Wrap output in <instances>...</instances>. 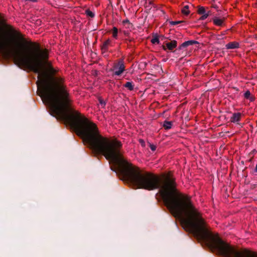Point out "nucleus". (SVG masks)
Wrapping results in <instances>:
<instances>
[{
    "label": "nucleus",
    "instance_id": "f257e3e1",
    "mask_svg": "<svg viewBox=\"0 0 257 257\" xmlns=\"http://www.w3.org/2000/svg\"><path fill=\"white\" fill-rule=\"evenodd\" d=\"M17 40V44L20 45L24 41L23 35L18 30H5Z\"/></svg>",
    "mask_w": 257,
    "mask_h": 257
},
{
    "label": "nucleus",
    "instance_id": "f03ea898",
    "mask_svg": "<svg viewBox=\"0 0 257 257\" xmlns=\"http://www.w3.org/2000/svg\"><path fill=\"white\" fill-rule=\"evenodd\" d=\"M115 70L114 74L116 75H120L124 70V65L122 61H119L114 67Z\"/></svg>",
    "mask_w": 257,
    "mask_h": 257
},
{
    "label": "nucleus",
    "instance_id": "7ed1b4c3",
    "mask_svg": "<svg viewBox=\"0 0 257 257\" xmlns=\"http://www.w3.org/2000/svg\"><path fill=\"white\" fill-rule=\"evenodd\" d=\"M177 42L175 40L172 41L170 42L167 43L166 46H163V49L164 50H166L168 49L169 50H173L174 48L177 47Z\"/></svg>",
    "mask_w": 257,
    "mask_h": 257
},
{
    "label": "nucleus",
    "instance_id": "20e7f679",
    "mask_svg": "<svg viewBox=\"0 0 257 257\" xmlns=\"http://www.w3.org/2000/svg\"><path fill=\"white\" fill-rule=\"evenodd\" d=\"M241 115V113L240 112L234 113L230 117V121L233 123L238 122L240 121Z\"/></svg>",
    "mask_w": 257,
    "mask_h": 257
},
{
    "label": "nucleus",
    "instance_id": "39448f33",
    "mask_svg": "<svg viewBox=\"0 0 257 257\" xmlns=\"http://www.w3.org/2000/svg\"><path fill=\"white\" fill-rule=\"evenodd\" d=\"M109 46H112V42L110 39H107L103 44L102 46V51H107Z\"/></svg>",
    "mask_w": 257,
    "mask_h": 257
},
{
    "label": "nucleus",
    "instance_id": "423d86ee",
    "mask_svg": "<svg viewBox=\"0 0 257 257\" xmlns=\"http://www.w3.org/2000/svg\"><path fill=\"white\" fill-rule=\"evenodd\" d=\"M239 44L236 42H231L226 45L227 49H233L238 48Z\"/></svg>",
    "mask_w": 257,
    "mask_h": 257
},
{
    "label": "nucleus",
    "instance_id": "0eeeda50",
    "mask_svg": "<svg viewBox=\"0 0 257 257\" xmlns=\"http://www.w3.org/2000/svg\"><path fill=\"white\" fill-rule=\"evenodd\" d=\"M224 19H220L218 18H214L213 19V24L217 26H221L223 24Z\"/></svg>",
    "mask_w": 257,
    "mask_h": 257
},
{
    "label": "nucleus",
    "instance_id": "6e6552de",
    "mask_svg": "<svg viewBox=\"0 0 257 257\" xmlns=\"http://www.w3.org/2000/svg\"><path fill=\"white\" fill-rule=\"evenodd\" d=\"M112 37L115 39H117V35H118V29L116 27H113L112 30H111Z\"/></svg>",
    "mask_w": 257,
    "mask_h": 257
},
{
    "label": "nucleus",
    "instance_id": "1a4fd4ad",
    "mask_svg": "<svg viewBox=\"0 0 257 257\" xmlns=\"http://www.w3.org/2000/svg\"><path fill=\"white\" fill-rule=\"evenodd\" d=\"M181 12L183 14L185 15H188L190 13V11L189 10L188 6H185L182 9Z\"/></svg>",
    "mask_w": 257,
    "mask_h": 257
},
{
    "label": "nucleus",
    "instance_id": "9d476101",
    "mask_svg": "<svg viewBox=\"0 0 257 257\" xmlns=\"http://www.w3.org/2000/svg\"><path fill=\"white\" fill-rule=\"evenodd\" d=\"M195 43V42L193 41H186V42H184L183 43H182V44L180 46V48L187 47L188 46L192 45V44H194Z\"/></svg>",
    "mask_w": 257,
    "mask_h": 257
},
{
    "label": "nucleus",
    "instance_id": "9b49d317",
    "mask_svg": "<svg viewBox=\"0 0 257 257\" xmlns=\"http://www.w3.org/2000/svg\"><path fill=\"white\" fill-rule=\"evenodd\" d=\"M172 125L171 121H165L164 122L163 126L166 130H168L171 128Z\"/></svg>",
    "mask_w": 257,
    "mask_h": 257
},
{
    "label": "nucleus",
    "instance_id": "f8f14e48",
    "mask_svg": "<svg viewBox=\"0 0 257 257\" xmlns=\"http://www.w3.org/2000/svg\"><path fill=\"white\" fill-rule=\"evenodd\" d=\"M244 96L245 98L249 99L250 101L253 100V98L252 96H250V93L249 91H246L244 94Z\"/></svg>",
    "mask_w": 257,
    "mask_h": 257
},
{
    "label": "nucleus",
    "instance_id": "ddd939ff",
    "mask_svg": "<svg viewBox=\"0 0 257 257\" xmlns=\"http://www.w3.org/2000/svg\"><path fill=\"white\" fill-rule=\"evenodd\" d=\"M124 86L130 90H133L134 89V85L131 82H127L125 84Z\"/></svg>",
    "mask_w": 257,
    "mask_h": 257
},
{
    "label": "nucleus",
    "instance_id": "4468645a",
    "mask_svg": "<svg viewBox=\"0 0 257 257\" xmlns=\"http://www.w3.org/2000/svg\"><path fill=\"white\" fill-rule=\"evenodd\" d=\"M197 12L199 14H200V15L204 14L206 13L204 7L199 6L198 7Z\"/></svg>",
    "mask_w": 257,
    "mask_h": 257
},
{
    "label": "nucleus",
    "instance_id": "2eb2a0df",
    "mask_svg": "<svg viewBox=\"0 0 257 257\" xmlns=\"http://www.w3.org/2000/svg\"><path fill=\"white\" fill-rule=\"evenodd\" d=\"M85 14L87 16L90 17L91 18H93L94 16V14H93V13L89 10H86Z\"/></svg>",
    "mask_w": 257,
    "mask_h": 257
},
{
    "label": "nucleus",
    "instance_id": "dca6fc26",
    "mask_svg": "<svg viewBox=\"0 0 257 257\" xmlns=\"http://www.w3.org/2000/svg\"><path fill=\"white\" fill-rule=\"evenodd\" d=\"M151 42L154 44H159V39L158 38H153L152 40H151Z\"/></svg>",
    "mask_w": 257,
    "mask_h": 257
},
{
    "label": "nucleus",
    "instance_id": "f3484780",
    "mask_svg": "<svg viewBox=\"0 0 257 257\" xmlns=\"http://www.w3.org/2000/svg\"><path fill=\"white\" fill-rule=\"evenodd\" d=\"M202 16H201V17L200 19L201 20H205L209 16V14H207V13H205V14H202Z\"/></svg>",
    "mask_w": 257,
    "mask_h": 257
},
{
    "label": "nucleus",
    "instance_id": "a211bd4d",
    "mask_svg": "<svg viewBox=\"0 0 257 257\" xmlns=\"http://www.w3.org/2000/svg\"><path fill=\"white\" fill-rule=\"evenodd\" d=\"M150 148L151 149L152 151H154L156 149V147L154 145L150 144Z\"/></svg>",
    "mask_w": 257,
    "mask_h": 257
},
{
    "label": "nucleus",
    "instance_id": "6ab92c4d",
    "mask_svg": "<svg viewBox=\"0 0 257 257\" xmlns=\"http://www.w3.org/2000/svg\"><path fill=\"white\" fill-rule=\"evenodd\" d=\"M181 22V21H173V22H171V24L172 25H176L177 24L180 23Z\"/></svg>",
    "mask_w": 257,
    "mask_h": 257
},
{
    "label": "nucleus",
    "instance_id": "aec40b11",
    "mask_svg": "<svg viewBox=\"0 0 257 257\" xmlns=\"http://www.w3.org/2000/svg\"><path fill=\"white\" fill-rule=\"evenodd\" d=\"M99 101H100V103L101 104H103L104 105H105L104 103L103 102L102 100H99Z\"/></svg>",
    "mask_w": 257,
    "mask_h": 257
},
{
    "label": "nucleus",
    "instance_id": "412c9836",
    "mask_svg": "<svg viewBox=\"0 0 257 257\" xmlns=\"http://www.w3.org/2000/svg\"><path fill=\"white\" fill-rule=\"evenodd\" d=\"M255 170V171L257 172V164H256Z\"/></svg>",
    "mask_w": 257,
    "mask_h": 257
}]
</instances>
